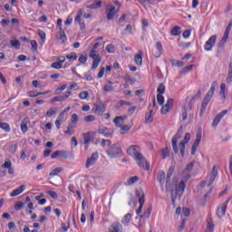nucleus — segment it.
I'll return each instance as SVG.
<instances>
[{
  "label": "nucleus",
  "instance_id": "f257e3e1",
  "mask_svg": "<svg viewBox=\"0 0 232 232\" xmlns=\"http://www.w3.org/2000/svg\"><path fill=\"white\" fill-rule=\"evenodd\" d=\"M173 167L169 169L166 178V191H170V198L172 203L175 204V200H177V197H182L184 195V190L186 189V184L184 180H181L179 185H177V178H174L171 181V175H173Z\"/></svg>",
  "mask_w": 232,
  "mask_h": 232
},
{
  "label": "nucleus",
  "instance_id": "f03ea898",
  "mask_svg": "<svg viewBox=\"0 0 232 232\" xmlns=\"http://www.w3.org/2000/svg\"><path fill=\"white\" fill-rule=\"evenodd\" d=\"M127 153L136 160L138 166L148 171L150 169V163L144 158V155L140 153V147L138 145H130L127 149Z\"/></svg>",
  "mask_w": 232,
  "mask_h": 232
},
{
  "label": "nucleus",
  "instance_id": "7ed1b4c3",
  "mask_svg": "<svg viewBox=\"0 0 232 232\" xmlns=\"http://www.w3.org/2000/svg\"><path fill=\"white\" fill-rule=\"evenodd\" d=\"M197 99H200V91H198L194 97L188 102V108L183 107L181 110L182 121H186L188 117V122H193L195 119V114L193 113V103Z\"/></svg>",
  "mask_w": 232,
  "mask_h": 232
},
{
  "label": "nucleus",
  "instance_id": "20e7f679",
  "mask_svg": "<svg viewBox=\"0 0 232 232\" xmlns=\"http://www.w3.org/2000/svg\"><path fill=\"white\" fill-rule=\"evenodd\" d=\"M217 86H218V82L217 81H214L211 83V87L209 91L207 92L206 96L204 97L203 102L201 103L200 112H199L200 117L204 115V112L208 108V104H209V102L211 101V99H213V95H215V90H217Z\"/></svg>",
  "mask_w": 232,
  "mask_h": 232
},
{
  "label": "nucleus",
  "instance_id": "39448f33",
  "mask_svg": "<svg viewBox=\"0 0 232 232\" xmlns=\"http://www.w3.org/2000/svg\"><path fill=\"white\" fill-rule=\"evenodd\" d=\"M90 57L93 60L92 70H97L99 64H101V61H102V58H101V55H99V53H97L95 50L91 51Z\"/></svg>",
  "mask_w": 232,
  "mask_h": 232
},
{
  "label": "nucleus",
  "instance_id": "423d86ee",
  "mask_svg": "<svg viewBox=\"0 0 232 232\" xmlns=\"http://www.w3.org/2000/svg\"><path fill=\"white\" fill-rule=\"evenodd\" d=\"M107 155H109V157L111 159L121 157V155H122V150L117 144H113L107 150Z\"/></svg>",
  "mask_w": 232,
  "mask_h": 232
},
{
  "label": "nucleus",
  "instance_id": "0eeeda50",
  "mask_svg": "<svg viewBox=\"0 0 232 232\" xmlns=\"http://www.w3.org/2000/svg\"><path fill=\"white\" fill-rule=\"evenodd\" d=\"M195 164L193 162H190L187 165V167L185 168V169L183 170V172L181 173V177L182 179L185 184L186 182H188V180H189V179H191V171H193V168H194Z\"/></svg>",
  "mask_w": 232,
  "mask_h": 232
},
{
  "label": "nucleus",
  "instance_id": "6e6552de",
  "mask_svg": "<svg viewBox=\"0 0 232 232\" xmlns=\"http://www.w3.org/2000/svg\"><path fill=\"white\" fill-rule=\"evenodd\" d=\"M136 197H138V202L140 207L136 210V215H140L142 213V208H144V204L146 199L144 198V192L141 190H136Z\"/></svg>",
  "mask_w": 232,
  "mask_h": 232
},
{
  "label": "nucleus",
  "instance_id": "1a4fd4ad",
  "mask_svg": "<svg viewBox=\"0 0 232 232\" xmlns=\"http://www.w3.org/2000/svg\"><path fill=\"white\" fill-rule=\"evenodd\" d=\"M83 144L85 146V150H88L90 147V142L95 139V131H88L82 134Z\"/></svg>",
  "mask_w": 232,
  "mask_h": 232
},
{
  "label": "nucleus",
  "instance_id": "9d476101",
  "mask_svg": "<svg viewBox=\"0 0 232 232\" xmlns=\"http://www.w3.org/2000/svg\"><path fill=\"white\" fill-rule=\"evenodd\" d=\"M182 137V127H179L178 132L172 138V148L174 153H179V147L177 146V142H179V139Z\"/></svg>",
  "mask_w": 232,
  "mask_h": 232
},
{
  "label": "nucleus",
  "instance_id": "9b49d317",
  "mask_svg": "<svg viewBox=\"0 0 232 232\" xmlns=\"http://www.w3.org/2000/svg\"><path fill=\"white\" fill-rule=\"evenodd\" d=\"M227 204H229V198L223 202L217 210V215L218 218H222L226 217V211L227 210Z\"/></svg>",
  "mask_w": 232,
  "mask_h": 232
},
{
  "label": "nucleus",
  "instance_id": "f8f14e48",
  "mask_svg": "<svg viewBox=\"0 0 232 232\" xmlns=\"http://www.w3.org/2000/svg\"><path fill=\"white\" fill-rule=\"evenodd\" d=\"M217 43V35H212L209 39L205 43L204 50L206 52H211L213 50V46H215Z\"/></svg>",
  "mask_w": 232,
  "mask_h": 232
},
{
  "label": "nucleus",
  "instance_id": "ddd939ff",
  "mask_svg": "<svg viewBox=\"0 0 232 232\" xmlns=\"http://www.w3.org/2000/svg\"><path fill=\"white\" fill-rule=\"evenodd\" d=\"M189 139H191V134L186 133L184 137V140L179 142V151H180L181 157H184V153L186 150V144L189 142Z\"/></svg>",
  "mask_w": 232,
  "mask_h": 232
},
{
  "label": "nucleus",
  "instance_id": "4468645a",
  "mask_svg": "<svg viewBox=\"0 0 232 232\" xmlns=\"http://www.w3.org/2000/svg\"><path fill=\"white\" fill-rule=\"evenodd\" d=\"M92 111L96 113V115L101 116L106 111V105L102 102L96 103L92 108Z\"/></svg>",
  "mask_w": 232,
  "mask_h": 232
},
{
  "label": "nucleus",
  "instance_id": "2eb2a0df",
  "mask_svg": "<svg viewBox=\"0 0 232 232\" xmlns=\"http://www.w3.org/2000/svg\"><path fill=\"white\" fill-rule=\"evenodd\" d=\"M99 160V152H94L92 156L87 160L85 168H92L97 160Z\"/></svg>",
  "mask_w": 232,
  "mask_h": 232
},
{
  "label": "nucleus",
  "instance_id": "dca6fc26",
  "mask_svg": "<svg viewBox=\"0 0 232 232\" xmlns=\"http://www.w3.org/2000/svg\"><path fill=\"white\" fill-rule=\"evenodd\" d=\"M227 114V110H224L221 112H219L214 119L212 122V128H217L218 124L220 123V121L224 118L225 115Z\"/></svg>",
  "mask_w": 232,
  "mask_h": 232
},
{
  "label": "nucleus",
  "instance_id": "f3484780",
  "mask_svg": "<svg viewBox=\"0 0 232 232\" xmlns=\"http://www.w3.org/2000/svg\"><path fill=\"white\" fill-rule=\"evenodd\" d=\"M106 14L108 21H113V19L115 18V14H117V10H115V5H110V7L106 9Z\"/></svg>",
  "mask_w": 232,
  "mask_h": 232
},
{
  "label": "nucleus",
  "instance_id": "a211bd4d",
  "mask_svg": "<svg viewBox=\"0 0 232 232\" xmlns=\"http://www.w3.org/2000/svg\"><path fill=\"white\" fill-rule=\"evenodd\" d=\"M98 133H100V135H103V137H106L107 139L113 137V130L106 127L104 129L98 130Z\"/></svg>",
  "mask_w": 232,
  "mask_h": 232
},
{
  "label": "nucleus",
  "instance_id": "6ab92c4d",
  "mask_svg": "<svg viewBox=\"0 0 232 232\" xmlns=\"http://www.w3.org/2000/svg\"><path fill=\"white\" fill-rule=\"evenodd\" d=\"M127 116H117L114 118L113 122L117 128H122V124L126 121Z\"/></svg>",
  "mask_w": 232,
  "mask_h": 232
},
{
  "label": "nucleus",
  "instance_id": "aec40b11",
  "mask_svg": "<svg viewBox=\"0 0 232 232\" xmlns=\"http://www.w3.org/2000/svg\"><path fill=\"white\" fill-rule=\"evenodd\" d=\"M217 177H218V169H217V166L214 165L208 186H211V184L215 182V179H217Z\"/></svg>",
  "mask_w": 232,
  "mask_h": 232
},
{
  "label": "nucleus",
  "instance_id": "412c9836",
  "mask_svg": "<svg viewBox=\"0 0 232 232\" xmlns=\"http://www.w3.org/2000/svg\"><path fill=\"white\" fill-rule=\"evenodd\" d=\"M109 232H122V225L119 222L113 223L109 228Z\"/></svg>",
  "mask_w": 232,
  "mask_h": 232
},
{
  "label": "nucleus",
  "instance_id": "4be33fe9",
  "mask_svg": "<svg viewBox=\"0 0 232 232\" xmlns=\"http://www.w3.org/2000/svg\"><path fill=\"white\" fill-rule=\"evenodd\" d=\"M215 231V223L211 218L207 219V228L205 232H213Z\"/></svg>",
  "mask_w": 232,
  "mask_h": 232
},
{
  "label": "nucleus",
  "instance_id": "5701e85b",
  "mask_svg": "<svg viewBox=\"0 0 232 232\" xmlns=\"http://www.w3.org/2000/svg\"><path fill=\"white\" fill-rule=\"evenodd\" d=\"M24 189H26V186L22 185L20 186L19 188H15L12 191V193L10 194V197H17L19 195H21V193H23V191H24Z\"/></svg>",
  "mask_w": 232,
  "mask_h": 232
},
{
  "label": "nucleus",
  "instance_id": "b1692460",
  "mask_svg": "<svg viewBox=\"0 0 232 232\" xmlns=\"http://www.w3.org/2000/svg\"><path fill=\"white\" fill-rule=\"evenodd\" d=\"M143 55H144V53L142 51H139L137 55H135V57H134V61H135L136 64H138L139 66H141V64H142Z\"/></svg>",
  "mask_w": 232,
  "mask_h": 232
},
{
  "label": "nucleus",
  "instance_id": "393cba45",
  "mask_svg": "<svg viewBox=\"0 0 232 232\" xmlns=\"http://www.w3.org/2000/svg\"><path fill=\"white\" fill-rule=\"evenodd\" d=\"M28 122H30V120L28 118H24L21 122V130L23 133H26L28 131Z\"/></svg>",
  "mask_w": 232,
  "mask_h": 232
},
{
  "label": "nucleus",
  "instance_id": "a878e982",
  "mask_svg": "<svg viewBox=\"0 0 232 232\" xmlns=\"http://www.w3.org/2000/svg\"><path fill=\"white\" fill-rule=\"evenodd\" d=\"M75 128H77V125L69 123L67 126V130L64 131L65 135H73V133H75Z\"/></svg>",
  "mask_w": 232,
  "mask_h": 232
},
{
  "label": "nucleus",
  "instance_id": "bb28decb",
  "mask_svg": "<svg viewBox=\"0 0 232 232\" xmlns=\"http://www.w3.org/2000/svg\"><path fill=\"white\" fill-rule=\"evenodd\" d=\"M101 6H102V1L99 0L94 4L87 5V8H89L90 10H97V8H101Z\"/></svg>",
  "mask_w": 232,
  "mask_h": 232
},
{
  "label": "nucleus",
  "instance_id": "cd10ccee",
  "mask_svg": "<svg viewBox=\"0 0 232 232\" xmlns=\"http://www.w3.org/2000/svg\"><path fill=\"white\" fill-rule=\"evenodd\" d=\"M164 180H166V173L164 171L159 172L158 181L160 182V186H164Z\"/></svg>",
  "mask_w": 232,
  "mask_h": 232
},
{
  "label": "nucleus",
  "instance_id": "c85d7f7f",
  "mask_svg": "<svg viewBox=\"0 0 232 232\" xmlns=\"http://www.w3.org/2000/svg\"><path fill=\"white\" fill-rule=\"evenodd\" d=\"M57 157H66V152L63 150H56L52 154L51 159H57Z\"/></svg>",
  "mask_w": 232,
  "mask_h": 232
},
{
  "label": "nucleus",
  "instance_id": "c756f323",
  "mask_svg": "<svg viewBox=\"0 0 232 232\" xmlns=\"http://www.w3.org/2000/svg\"><path fill=\"white\" fill-rule=\"evenodd\" d=\"M158 95H164L166 93V85L160 83L157 89Z\"/></svg>",
  "mask_w": 232,
  "mask_h": 232
},
{
  "label": "nucleus",
  "instance_id": "7c9ffc66",
  "mask_svg": "<svg viewBox=\"0 0 232 232\" xmlns=\"http://www.w3.org/2000/svg\"><path fill=\"white\" fill-rule=\"evenodd\" d=\"M227 82H232V62L228 65V73L227 76Z\"/></svg>",
  "mask_w": 232,
  "mask_h": 232
},
{
  "label": "nucleus",
  "instance_id": "2f4dec72",
  "mask_svg": "<svg viewBox=\"0 0 232 232\" xmlns=\"http://www.w3.org/2000/svg\"><path fill=\"white\" fill-rule=\"evenodd\" d=\"M0 128H1V130H4V131H5L6 133H10V131H11L10 124H8L6 122L0 123Z\"/></svg>",
  "mask_w": 232,
  "mask_h": 232
},
{
  "label": "nucleus",
  "instance_id": "473e14b6",
  "mask_svg": "<svg viewBox=\"0 0 232 232\" xmlns=\"http://www.w3.org/2000/svg\"><path fill=\"white\" fill-rule=\"evenodd\" d=\"M130 220H131V214L128 213L121 220V224H123L124 226H128V224H130Z\"/></svg>",
  "mask_w": 232,
  "mask_h": 232
},
{
  "label": "nucleus",
  "instance_id": "72a5a7b5",
  "mask_svg": "<svg viewBox=\"0 0 232 232\" xmlns=\"http://www.w3.org/2000/svg\"><path fill=\"white\" fill-rule=\"evenodd\" d=\"M10 44L12 48H15L16 50H19V48H21V42H19V40H11Z\"/></svg>",
  "mask_w": 232,
  "mask_h": 232
},
{
  "label": "nucleus",
  "instance_id": "f704fd0d",
  "mask_svg": "<svg viewBox=\"0 0 232 232\" xmlns=\"http://www.w3.org/2000/svg\"><path fill=\"white\" fill-rule=\"evenodd\" d=\"M193 64H190V65H188L186 67H184L183 69L180 70L179 73L181 74H186L188 73V72H191V70H193Z\"/></svg>",
  "mask_w": 232,
  "mask_h": 232
},
{
  "label": "nucleus",
  "instance_id": "c9c22d12",
  "mask_svg": "<svg viewBox=\"0 0 232 232\" xmlns=\"http://www.w3.org/2000/svg\"><path fill=\"white\" fill-rule=\"evenodd\" d=\"M57 113V107H53L49 111H46L47 117H53Z\"/></svg>",
  "mask_w": 232,
  "mask_h": 232
},
{
  "label": "nucleus",
  "instance_id": "e433bc0d",
  "mask_svg": "<svg viewBox=\"0 0 232 232\" xmlns=\"http://www.w3.org/2000/svg\"><path fill=\"white\" fill-rule=\"evenodd\" d=\"M77 122H79V116L75 113H73L71 117V122L70 124H72L74 126H77Z\"/></svg>",
  "mask_w": 232,
  "mask_h": 232
},
{
  "label": "nucleus",
  "instance_id": "4c0bfd02",
  "mask_svg": "<svg viewBox=\"0 0 232 232\" xmlns=\"http://www.w3.org/2000/svg\"><path fill=\"white\" fill-rule=\"evenodd\" d=\"M131 104L132 103L130 102L121 100L120 102H118L117 106L118 108H122V106H131Z\"/></svg>",
  "mask_w": 232,
  "mask_h": 232
},
{
  "label": "nucleus",
  "instance_id": "58836bf2",
  "mask_svg": "<svg viewBox=\"0 0 232 232\" xmlns=\"http://www.w3.org/2000/svg\"><path fill=\"white\" fill-rule=\"evenodd\" d=\"M24 208V202L23 201H18L14 205V209L15 211H21Z\"/></svg>",
  "mask_w": 232,
  "mask_h": 232
},
{
  "label": "nucleus",
  "instance_id": "ea45409f",
  "mask_svg": "<svg viewBox=\"0 0 232 232\" xmlns=\"http://www.w3.org/2000/svg\"><path fill=\"white\" fill-rule=\"evenodd\" d=\"M172 35L177 37L178 35H180V26H174L171 30Z\"/></svg>",
  "mask_w": 232,
  "mask_h": 232
},
{
  "label": "nucleus",
  "instance_id": "a19ab883",
  "mask_svg": "<svg viewBox=\"0 0 232 232\" xmlns=\"http://www.w3.org/2000/svg\"><path fill=\"white\" fill-rule=\"evenodd\" d=\"M59 39L63 43H65V41H67L66 34H64V30H63V27H60V36H59Z\"/></svg>",
  "mask_w": 232,
  "mask_h": 232
},
{
  "label": "nucleus",
  "instance_id": "79ce46f5",
  "mask_svg": "<svg viewBox=\"0 0 232 232\" xmlns=\"http://www.w3.org/2000/svg\"><path fill=\"white\" fill-rule=\"evenodd\" d=\"M65 59H68V61H77V53H71L65 56Z\"/></svg>",
  "mask_w": 232,
  "mask_h": 232
},
{
  "label": "nucleus",
  "instance_id": "37998d69",
  "mask_svg": "<svg viewBox=\"0 0 232 232\" xmlns=\"http://www.w3.org/2000/svg\"><path fill=\"white\" fill-rule=\"evenodd\" d=\"M63 172V168L58 167L56 169H54L53 171L50 172V177H55V175H57L58 173Z\"/></svg>",
  "mask_w": 232,
  "mask_h": 232
},
{
  "label": "nucleus",
  "instance_id": "c03bdc74",
  "mask_svg": "<svg viewBox=\"0 0 232 232\" xmlns=\"http://www.w3.org/2000/svg\"><path fill=\"white\" fill-rule=\"evenodd\" d=\"M79 63L81 64H84L86 63V61H88V55L86 54H81L79 59H78Z\"/></svg>",
  "mask_w": 232,
  "mask_h": 232
},
{
  "label": "nucleus",
  "instance_id": "a18cd8bd",
  "mask_svg": "<svg viewBox=\"0 0 232 232\" xmlns=\"http://www.w3.org/2000/svg\"><path fill=\"white\" fill-rule=\"evenodd\" d=\"M155 48L157 51H159V53H163L164 48L162 47V44L160 42H157Z\"/></svg>",
  "mask_w": 232,
  "mask_h": 232
},
{
  "label": "nucleus",
  "instance_id": "49530a36",
  "mask_svg": "<svg viewBox=\"0 0 232 232\" xmlns=\"http://www.w3.org/2000/svg\"><path fill=\"white\" fill-rule=\"evenodd\" d=\"M84 122H93L95 121V116L88 115L83 118Z\"/></svg>",
  "mask_w": 232,
  "mask_h": 232
},
{
  "label": "nucleus",
  "instance_id": "de8ad7c7",
  "mask_svg": "<svg viewBox=\"0 0 232 232\" xmlns=\"http://www.w3.org/2000/svg\"><path fill=\"white\" fill-rule=\"evenodd\" d=\"M137 180H139V177H137V176L131 177L128 179V185L131 186L132 184H135V182H137Z\"/></svg>",
  "mask_w": 232,
  "mask_h": 232
},
{
  "label": "nucleus",
  "instance_id": "09e8293b",
  "mask_svg": "<svg viewBox=\"0 0 232 232\" xmlns=\"http://www.w3.org/2000/svg\"><path fill=\"white\" fill-rule=\"evenodd\" d=\"M51 68H54L55 70H61L63 68V64L59 62H54L52 63Z\"/></svg>",
  "mask_w": 232,
  "mask_h": 232
},
{
  "label": "nucleus",
  "instance_id": "8fccbe9b",
  "mask_svg": "<svg viewBox=\"0 0 232 232\" xmlns=\"http://www.w3.org/2000/svg\"><path fill=\"white\" fill-rule=\"evenodd\" d=\"M89 96H90V93H88V92L86 91H83L79 94L80 99H82V100L88 99Z\"/></svg>",
  "mask_w": 232,
  "mask_h": 232
},
{
  "label": "nucleus",
  "instance_id": "3c124183",
  "mask_svg": "<svg viewBox=\"0 0 232 232\" xmlns=\"http://www.w3.org/2000/svg\"><path fill=\"white\" fill-rule=\"evenodd\" d=\"M106 51L109 53H115V47L113 46V44H108L106 46Z\"/></svg>",
  "mask_w": 232,
  "mask_h": 232
},
{
  "label": "nucleus",
  "instance_id": "603ef678",
  "mask_svg": "<svg viewBox=\"0 0 232 232\" xmlns=\"http://www.w3.org/2000/svg\"><path fill=\"white\" fill-rule=\"evenodd\" d=\"M157 99L158 104H160V106H162V104H164V96H162V94H157Z\"/></svg>",
  "mask_w": 232,
  "mask_h": 232
},
{
  "label": "nucleus",
  "instance_id": "864d4df0",
  "mask_svg": "<svg viewBox=\"0 0 232 232\" xmlns=\"http://www.w3.org/2000/svg\"><path fill=\"white\" fill-rule=\"evenodd\" d=\"M81 17H82V9H80L78 11V15L74 19L75 23H78V24L81 23Z\"/></svg>",
  "mask_w": 232,
  "mask_h": 232
},
{
  "label": "nucleus",
  "instance_id": "5fc2aeb1",
  "mask_svg": "<svg viewBox=\"0 0 232 232\" xmlns=\"http://www.w3.org/2000/svg\"><path fill=\"white\" fill-rule=\"evenodd\" d=\"M151 209L152 207H149L148 209L143 213V216L145 217V218H150V215H151Z\"/></svg>",
  "mask_w": 232,
  "mask_h": 232
},
{
  "label": "nucleus",
  "instance_id": "6e6d98bb",
  "mask_svg": "<svg viewBox=\"0 0 232 232\" xmlns=\"http://www.w3.org/2000/svg\"><path fill=\"white\" fill-rule=\"evenodd\" d=\"M146 122H153V114L146 113L145 114Z\"/></svg>",
  "mask_w": 232,
  "mask_h": 232
},
{
  "label": "nucleus",
  "instance_id": "4d7b16f0",
  "mask_svg": "<svg viewBox=\"0 0 232 232\" xmlns=\"http://www.w3.org/2000/svg\"><path fill=\"white\" fill-rule=\"evenodd\" d=\"M162 159H166V157H169V150L168 149H162L161 150Z\"/></svg>",
  "mask_w": 232,
  "mask_h": 232
},
{
  "label": "nucleus",
  "instance_id": "13d9d810",
  "mask_svg": "<svg viewBox=\"0 0 232 232\" xmlns=\"http://www.w3.org/2000/svg\"><path fill=\"white\" fill-rule=\"evenodd\" d=\"M113 90H115V88L111 85H105L103 88V92H106L107 93L113 92Z\"/></svg>",
  "mask_w": 232,
  "mask_h": 232
},
{
  "label": "nucleus",
  "instance_id": "bf43d9fd",
  "mask_svg": "<svg viewBox=\"0 0 232 232\" xmlns=\"http://www.w3.org/2000/svg\"><path fill=\"white\" fill-rule=\"evenodd\" d=\"M10 153H15L17 151V144H11L9 147Z\"/></svg>",
  "mask_w": 232,
  "mask_h": 232
},
{
  "label": "nucleus",
  "instance_id": "052dcab7",
  "mask_svg": "<svg viewBox=\"0 0 232 232\" xmlns=\"http://www.w3.org/2000/svg\"><path fill=\"white\" fill-rule=\"evenodd\" d=\"M47 194L51 197V198H58V195L57 192L53 191V190H49L47 192Z\"/></svg>",
  "mask_w": 232,
  "mask_h": 232
},
{
  "label": "nucleus",
  "instance_id": "680f3d73",
  "mask_svg": "<svg viewBox=\"0 0 232 232\" xmlns=\"http://www.w3.org/2000/svg\"><path fill=\"white\" fill-rule=\"evenodd\" d=\"M171 109L170 108H169L168 106H162V108H161V114L162 115H166V113H169V111H170Z\"/></svg>",
  "mask_w": 232,
  "mask_h": 232
},
{
  "label": "nucleus",
  "instance_id": "e2e57ef3",
  "mask_svg": "<svg viewBox=\"0 0 232 232\" xmlns=\"http://www.w3.org/2000/svg\"><path fill=\"white\" fill-rule=\"evenodd\" d=\"M189 35H191V30L187 29L183 32L184 39H189Z\"/></svg>",
  "mask_w": 232,
  "mask_h": 232
},
{
  "label": "nucleus",
  "instance_id": "0e129e2a",
  "mask_svg": "<svg viewBox=\"0 0 232 232\" xmlns=\"http://www.w3.org/2000/svg\"><path fill=\"white\" fill-rule=\"evenodd\" d=\"M165 106L169 107L171 110V108H173V99L172 98L168 99Z\"/></svg>",
  "mask_w": 232,
  "mask_h": 232
},
{
  "label": "nucleus",
  "instance_id": "69168bd1",
  "mask_svg": "<svg viewBox=\"0 0 232 232\" xmlns=\"http://www.w3.org/2000/svg\"><path fill=\"white\" fill-rule=\"evenodd\" d=\"M30 44L32 46V50H34V51L37 50V48H38L37 41L31 40Z\"/></svg>",
  "mask_w": 232,
  "mask_h": 232
},
{
  "label": "nucleus",
  "instance_id": "338daca9",
  "mask_svg": "<svg viewBox=\"0 0 232 232\" xmlns=\"http://www.w3.org/2000/svg\"><path fill=\"white\" fill-rule=\"evenodd\" d=\"M27 95L28 97H31L34 99L35 97H38V92H36L35 91H31L27 92Z\"/></svg>",
  "mask_w": 232,
  "mask_h": 232
},
{
  "label": "nucleus",
  "instance_id": "774afa93",
  "mask_svg": "<svg viewBox=\"0 0 232 232\" xmlns=\"http://www.w3.org/2000/svg\"><path fill=\"white\" fill-rule=\"evenodd\" d=\"M190 214H191V211L189 210V208H184L182 209V215H184V217H189Z\"/></svg>",
  "mask_w": 232,
  "mask_h": 232
}]
</instances>
